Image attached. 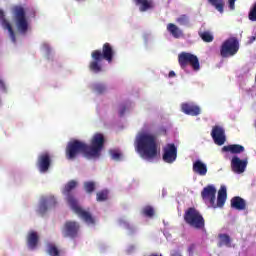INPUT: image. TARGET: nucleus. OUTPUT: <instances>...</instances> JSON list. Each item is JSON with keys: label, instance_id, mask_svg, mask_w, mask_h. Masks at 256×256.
Masks as SVG:
<instances>
[{"label": "nucleus", "instance_id": "6", "mask_svg": "<svg viewBox=\"0 0 256 256\" xmlns=\"http://www.w3.org/2000/svg\"><path fill=\"white\" fill-rule=\"evenodd\" d=\"M184 221L194 229H205V218L195 207H190L185 211Z\"/></svg>", "mask_w": 256, "mask_h": 256}, {"label": "nucleus", "instance_id": "31", "mask_svg": "<svg viewBox=\"0 0 256 256\" xmlns=\"http://www.w3.org/2000/svg\"><path fill=\"white\" fill-rule=\"evenodd\" d=\"M47 253L50 256H60L61 251L55 246V244H48Z\"/></svg>", "mask_w": 256, "mask_h": 256}, {"label": "nucleus", "instance_id": "16", "mask_svg": "<svg viewBox=\"0 0 256 256\" xmlns=\"http://www.w3.org/2000/svg\"><path fill=\"white\" fill-rule=\"evenodd\" d=\"M247 159L241 160V158L234 156L231 160V170L233 173L237 175H241V173H245L247 169Z\"/></svg>", "mask_w": 256, "mask_h": 256}, {"label": "nucleus", "instance_id": "37", "mask_svg": "<svg viewBox=\"0 0 256 256\" xmlns=\"http://www.w3.org/2000/svg\"><path fill=\"white\" fill-rule=\"evenodd\" d=\"M195 251V244H191L189 247H188V253L189 255H193V252Z\"/></svg>", "mask_w": 256, "mask_h": 256}, {"label": "nucleus", "instance_id": "28", "mask_svg": "<svg viewBox=\"0 0 256 256\" xmlns=\"http://www.w3.org/2000/svg\"><path fill=\"white\" fill-rule=\"evenodd\" d=\"M83 187L88 195H92V193H95V189H97V184L94 181H86Z\"/></svg>", "mask_w": 256, "mask_h": 256}, {"label": "nucleus", "instance_id": "33", "mask_svg": "<svg viewBox=\"0 0 256 256\" xmlns=\"http://www.w3.org/2000/svg\"><path fill=\"white\" fill-rule=\"evenodd\" d=\"M176 21L180 25H189V17L185 14L180 15Z\"/></svg>", "mask_w": 256, "mask_h": 256}, {"label": "nucleus", "instance_id": "9", "mask_svg": "<svg viewBox=\"0 0 256 256\" xmlns=\"http://www.w3.org/2000/svg\"><path fill=\"white\" fill-rule=\"evenodd\" d=\"M178 63L181 69H187V66L190 65L194 71H199L201 69V64L199 63V58L189 52H181L178 55Z\"/></svg>", "mask_w": 256, "mask_h": 256}, {"label": "nucleus", "instance_id": "14", "mask_svg": "<svg viewBox=\"0 0 256 256\" xmlns=\"http://www.w3.org/2000/svg\"><path fill=\"white\" fill-rule=\"evenodd\" d=\"M40 173H47L51 167V154L44 152L38 156L36 163Z\"/></svg>", "mask_w": 256, "mask_h": 256}, {"label": "nucleus", "instance_id": "22", "mask_svg": "<svg viewBox=\"0 0 256 256\" xmlns=\"http://www.w3.org/2000/svg\"><path fill=\"white\" fill-rule=\"evenodd\" d=\"M133 2L139 7L141 13H145V11H149L155 7L153 0H133Z\"/></svg>", "mask_w": 256, "mask_h": 256}, {"label": "nucleus", "instance_id": "30", "mask_svg": "<svg viewBox=\"0 0 256 256\" xmlns=\"http://www.w3.org/2000/svg\"><path fill=\"white\" fill-rule=\"evenodd\" d=\"M141 213L144 217H149L151 219L155 216V209L152 206H145L142 208Z\"/></svg>", "mask_w": 256, "mask_h": 256}, {"label": "nucleus", "instance_id": "10", "mask_svg": "<svg viewBox=\"0 0 256 256\" xmlns=\"http://www.w3.org/2000/svg\"><path fill=\"white\" fill-rule=\"evenodd\" d=\"M14 15L17 31L25 35V33H27L29 30V22H27V18L25 17V9L21 6H15Z\"/></svg>", "mask_w": 256, "mask_h": 256}, {"label": "nucleus", "instance_id": "15", "mask_svg": "<svg viewBox=\"0 0 256 256\" xmlns=\"http://www.w3.org/2000/svg\"><path fill=\"white\" fill-rule=\"evenodd\" d=\"M211 137L215 143V145H225L227 138L225 136V129L223 127L216 125L212 128Z\"/></svg>", "mask_w": 256, "mask_h": 256}, {"label": "nucleus", "instance_id": "36", "mask_svg": "<svg viewBox=\"0 0 256 256\" xmlns=\"http://www.w3.org/2000/svg\"><path fill=\"white\" fill-rule=\"evenodd\" d=\"M235 1L237 0H228V7L230 11H235Z\"/></svg>", "mask_w": 256, "mask_h": 256}, {"label": "nucleus", "instance_id": "40", "mask_svg": "<svg viewBox=\"0 0 256 256\" xmlns=\"http://www.w3.org/2000/svg\"><path fill=\"white\" fill-rule=\"evenodd\" d=\"M170 256H182L181 255V252L177 251V250H174Z\"/></svg>", "mask_w": 256, "mask_h": 256}, {"label": "nucleus", "instance_id": "11", "mask_svg": "<svg viewBox=\"0 0 256 256\" xmlns=\"http://www.w3.org/2000/svg\"><path fill=\"white\" fill-rule=\"evenodd\" d=\"M81 225L77 221H66L61 229L62 236L65 239H77Z\"/></svg>", "mask_w": 256, "mask_h": 256}, {"label": "nucleus", "instance_id": "25", "mask_svg": "<svg viewBox=\"0 0 256 256\" xmlns=\"http://www.w3.org/2000/svg\"><path fill=\"white\" fill-rule=\"evenodd\" d=\"M198 35L200 37V39H202V41H204V43H213L215 37L213 36V33H211V31L207 30V31H199Z\"/></svg>", "mask_w": 256, "mask_h": 256}, {"label": "nucleus", "instance_id": "29", "mask_svg": "<svg viewBox=\"0 0 256 256\" xmlns=\"http://www.w3.org/2000/svg\"><path fill=\"white\" fill-rule=\"evenodd\" d=\"M109 199V190H101L96 193V201L103 203Z\"/></svg>", "mask_w": 256, "mask_h": 256}, {"label": "nucleus", "instance_id": "13", "mask_svg": "<svg viewBox=\"0 0 256 256\" xmlns=\"http://www.w3.org/2000/svg\"><path fill=\"white\" fill-rule=\"evenodd\" d=\"M57 205V199H55V196H43L40 199V204L37 210V213L39 215H45L49 209H53Z\"/></svg>", "mask_w": 256, "mask_h": 256}, {"label": "nucleus", "instance_id": "1", "mask_svg": "<svg viewBox=\"0 0 256 256\" xmlns=\"http://www.w3.org/2000/svg\"><path fill=\"white\" fill-rule=\"evenodd\" d=\"M136 151L142 159L153 161L159 153L157 136L151 133H141L136 137Z\"/></svg>", "mask_w": 256, "mask_h": 256}, {"label": "nucleus", "instance_id": "18", "mask_svg": "<svg viewBox=\"0 0 256 256\" xmlns=\"http://www.w3.org/2000/svg\"><path fill=\"white\" fill-rule=\"evenodd\" d=\"M181 111L182 113H185V115H190L191 117H197V115H201V108L191 103L181 104Z\"/></svg>", "mask_w": 256, "mask_h": 256}, {"label": "nucleus", "instance_id": "39", "mask_svg": "<svg viewBox=\"0 0 256 256\" xmlns=\"http://www.w3.org/2000/svg\"><path fill=\"white\" fill-rule=\"evenodd\" d=\"M0 89H2V91H7V87L5 86V83L1 80H0Z\"/></svg>", "mask_w": 256, "mask_h": 256}, {"label": "nucleus", "instance_id": "7", "mask_svg": "<svg viewBox=\"0 0 256 256\" xmlns=\"http://www.w3.org/2000/svg\"><path fill=\"white\" fill-rule=\"evenodd\" d=\"M105 147V136L101 133H96L90 141V145L87 144V151L90 159H97L101 157V151Z\"/></svg>", "mask_w": 256, "mask_h": 256}, {"label": "nucleus", "instance_id": "43", "mask_svg": "<svg viewBox=\"0 0 256 256\" xmlns=\"http://www.w3.org/2000/svg\"><path fill=\"white\" fill-rule=\"evenodd\" d=\"M46 49H47L48 53H49V51H51V48H49V46H46Z\"/></svg>", "mask_w": 256, "mask_h": 256}, {"label": "nucleus", "instance_id": "21", "mask_svg": "<svg viewBox=\"0 0 256 256\" xmlns=\"http://www.w3.org/2000/svg\"><path fill=\"white\" fill-rule=\"evenodd\" d=\"M27 246L32 251L37 249V245H39V234L35 231H30L26 238Z\"/></svg>", "mask_w": 256, "mask_h": 256}, {"label": "nucleus", "instance_id": "3", "mask_svg": "<svg viewBox=\"0 0 256 256\" xmlns=\"http://www.w3.org/2000/svg\"><path fill=\"white\" fill-rule=\"evenodd\" d=\"M201 198L204 203H208L213 209L221 208L225 205V201H227V188L221 186L217 196V188L209 184L202 189ZM216 200L217 202H215Z\"/></svg>", "mask_w": 256, "mask_h": 256}, {"label": "nucleus", "instance_id": "2", "mask_svg": "<svg viewBox=\"0 0 256 256\" xmlns=\"http://www.w3.org/2000/svg\"><path fill=\"white\" fill-rule=\"evenodd\" d=\"M76 187L77 181L71 180L65 185L62 193L66 196V201L71 207L73 213H75V215H77L80 219H83L87 223V225H95V217H93L91 212L83 209V207L79 205V200H77L75 195L71 192Z\"/></svg>", "mask_w": 256, "mask_h": 256}, {"label": "nucleus", "instance_id": "23", "mask_svg": "<svg viewBox=\"0 0 256 256\" xmlns=\"http://www.w3.org/2000/svg\"><path fill=\"white\" fill-rule=\"evenodd\" d=\"M222 151H224L225 153H232L234 155H238L239 153H243V151H245V147L239 144H230L224 146L222 148Z\"/></svg>", "mask_w": 256, "mask_h": 256}, {"label": "nucleus", "instance_id": "42", "mask_svg": "<svg viewBox=\"0 0 256 256\" xmlns=\"http://www.w3.org/2000/svg\"><path fill=\"white\" fill-rule=\"evenodd\" d=\"M168 77H175V71H170Z\"/></svg>", "mask_w": 256, "mask_h": 256}, {"label": "nucleus", "instance_id": "4", "mask_svg": "<svg viewBox=\"0 0 256 256\" xmlns=\"http://www.w3.org/2000/svg\"><path fill=\"white\" fill-rule=\"evenodd\" d=\"M91 57L93 61L89 64V69L92 73H101L103 71V66L101 65V61H107L108 63H113V57H115V49L113 46L106 42L102 46L101 50H94L91 53Z\"/></svg>", "mask_w": 256, "mask_h": 256}, {"label": "nucleus", "instance_id": "35", "mask_svg": "<svg viewBox=\"0 0 256 256\" xmlns=\"http://www.w3.org/2000/svg\"><path fill=\"white\" fill-rule=\"evenodd\" d=\"M248 19L250 21H256V2L254 3L252 8L250 9V12L248 14Z\"/></svg>", "mask_w": 256, "mask_h": 256}, {"label": "nucleus", "instance_id": "41", "mask_svg": "<svg viewBox=\"0 0 256 256\" xmlns=\"http://www.w3.org/2000/svg\"><path fill=\"white\" fill-rule=\"evenodd\" d=\"M255 39H256L255 36H251V37L249 38V41H248L249 45H251V43H253V41H255Z\"/></svg>", "mask_w": 256, "mask_h": 256}, {"label": "nucleus", "instance_id": "34", "mask_svg": "<svg viewBox=\"0 0 256 256\" xmlns=\"http://www.w3.org/2000/svg\"><path fill=\"white\" fill-rule=\"evenodd\" d=\"M94 91H96V93H98L99 95H102V93L107 91V87H105L104 84H95Z\"/></svg>", "mask_w": 256, "mask_h": 256}, {"label": "nucleus", "instance_id": "12", "mask_svg": "<svg viewBox=\"0 0 256 256\" xmlns=\"http://www.w3.org/2000/svg\"><path fill=\"white\" fill-rule=\"evenodd\" d=\"M162 159L164 163H175L177 161V146L175 143L166 144L163 149Z\"/></svg>", "mask_w": 256, "mask_h": 256}, {"label": "nucleus", "instance_id": "8", "mask_svg": "<svg viewBox=\"0 0 256 256\" xmlns=\"http://www.w3.org/2000/svg\"><path fill=\"white\" fill-rule=\"evenodd\" d=\"M239 52V40L236 37L226 39L220 47V55L224 59L233 57Z\"/></svg>", "mask_w": 256, "mask_h": 256}, {"label": "nucleus", "instance_id": "32", "mask_svg": "<svg viewBox=\"0 0 256 256\" xmlns=\"http://www.w3.org/2000/svg\"><path fill=\"white\" fill-rule=\"evenodd\" d=\"M110 156L114 161H121L123 154L119 150H110Z\"/></svg>", "mask_w": 256, "mask_h": 256}, {"label": "nucleus", "instance_id": "17", "mask_svg": "<svg viewBox=\"0 0 256 256\" xmlns=\"http://www.w3.org/2000/svg\"><path fill=\"white\" fill-rule=\"evenodd\" d=\"M0 23L3 29H6L8 31L12 43H17V38L15 36V31L13 30V26H11V23H9L7 19H5V12H3V10H0Z\"/></svg>", "mask_w": 256, "mask_h": 256}, {"label": "nucleus", "instance_id": "19", "mask_svg": "<svg viewBox=\"0 0 256 256\" xmlns=\"http://www.w3.org/2000/svg\"><path fill=\"white\" fill-rule=\"evenodd\" d=\"M230 205L232 209L236 211H245L247 209V202L241 196H235L230 200Z\"/></svg>", "mask_w": 256, "mask_h": 256}, {"label": "nucleus", "instance_id": "5", "mask_svg": "<svg viewBox=\"0 0 256 256\" xmlns=\"http://www.w3.org/2000/svg\"><path fill=\"white\" fill-rule=\"evenodd\" d=\"M87 153V143L81 140H72L66 146V159L68 161H74L79 155H83L86 159H91Z\"/></svg>", "mask_w": 256, "mask_h": 256}, {"label": "nucleus", "instance_id": "24", "mask_svg": "<svg viewBox=\"0 0 256 256\" xmlns=\"http://www.w3.org/2000/svg\"><path fill=\"white\" fill-rule=\"evenodd\" d=\"M167 30L169 31V33H171L174 39H181V37H183V30L178 28L177 25L173 23L168 24Z\"/></svg>", "mask_w": 256, "mask_h": 256}, {"label": "nucleus", "instance_id": "20", "mask_svg": "<svg viewBox=\"0 0 256 256\" xmlns=\"http://www.w3.org/2000/svg\"><path fill=\"white\" fill-rule=\"evenodd\" d=\"M192 171L196 173V175H200V177H205L208 171L207 164L203 163L201 160H196L193 162Z\"/></svg>", "mask_w": 256, "mask_h": 256}, {"label": "nucleus", "instance_id": "27", "mask_svg": "<svg viewBox=\"0 0 256 256\" xmlns=\"http://www.w3.org/2000/svg\"><path fill=\"white\" fill-rule=\"evenodd\" d=\"M208 3L212 5V7L216 9V11H219L220 13L224 12L225 0H208Z\"/></svg>", "mask_w": 256, "mask_h": 256}, {"label": "nucleus", "instance_id": "26", "mask_svg": "<svg viewBox=\"0 0 256 256\" xmlns=\"http://www.w3.org/2000/svg\"><path fill=\"white\" fill-rule=\"evenodd\" d=\"M218 239L220 240L218 242V247H231V237L229 234H219Z\"/></svg>", "mask_w": 256, "mask_h": 256}, {"label": "nucleus", "instance_id": "38", "mask_svg": "<svg viewBox=\"0 0 256 256\" xmlns=\"http://www.w3.org/2000/svg\"><path fill=\"white\" fill-rule=\"evenodd\" d=\"M127 111V107L122 106L120 111H119V115L120 117H123V115H125V112Z\"/></svg>", "mask_w": 256, "mask_h": 256}]
</instances>
